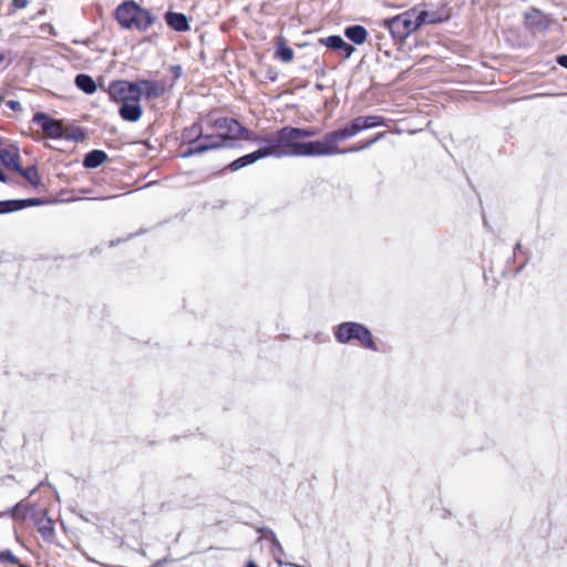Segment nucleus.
<instances>
[{
    "mask_svg": "<svg viewBox=\"0 0 567 567\" xmlns=\"http://www.w3.org/2000/svg\"><path fill=\"white\" fill-rule=\"evenodd\" d=\"M297 133L296 127L285 126L276 132V134L266 138V150L269 156L274 157H319L326 156L322 140L312 142H302Z\"/></svg>",
    "mask_w": 567,
    "mask_h": 567,
    "instance_id": "nucleus-1",
    "label": "nucleus"
},
{
    "mask_svg": "<svg viewBox=\"0 0 567 567\" xmlns=\"http://www.w3.org/2000/svg\"><path fill=\"white\" fill-rule=\"evenodd\" d=\"M358 133H360L359 130L351 121L348 124H346L343 127L324 134L322 137L324 155L329 156V155H334V154H347V153H354V152L363 151V150L372 146L379 140L383 138L386 134V132H380L377 134L375 137H373L371 140L361 142L357 145H353V146H350L347 148H342V150L339 148V146H338L339 142L348 140L350 137H353Z\"/></svg>",
    "mask_w": 567,
    "mask_h": 567,
    "instance_id": "nucleus-2",
    "label": "nucleus"
},
{
    "mask_svg": "<svg viewBox=\"0 0 567 567\" xmlns=\"http://www.w3.org/2000/svg\"><path fill=\"white\" fill-rule=\"evenodd\" d=\"M381 25L395 42H403L410 34L419 29L415 10L409 9L393 18L384 19Z\"/></svg>",
    "mask_w": 567,
    "mask_h": 567,
    "instance_id": "nucleus-3",
    "label": "nucleus"
},
{
    "mask_svg": "<svg viewBox=\"0 0 567 567\" xmlns=\"http://www.w3.org/2000/svg\"><path fill=\"white\" fill-rule=\"evenodd\" d=\"M336 338L341 343L358 340L367 349L377 350L372 334L368 328L357 322H343L338 327Z\"/></svg>",
    "mask_w": 567,
    "mask_h": 567,
    "instance_id": "nucleus-4",
    "label": "nucleus"
},
{
    "mask_svg": "<svg viewBox=\"0 0 567 567\" xmlns=\"http://www.w3.org/2000/svg\"><path fill=\"white\" fill-rule=\"evenodd\" d=\"M135 81H114L109 84V96L115 102L130 103L140 101Z\"/></svg>",
    "mask_w": 567,
    "mask_h": 567,
    "instance_id": "nucleus-5",
    "label": "nucleus"
},
{
    "mask_svg": "<svg viewBox=\"0 0 567 567\" xmlns=\"http://www.w3.org/2000/svg\"><path fill=\"white\" fill-rule=\"evenodd\" d=\"M207 125L215 131L218 135H224L227 142L235 143L238 140L241 124L233 117H218L207 121Z\"/></svg>",
    "mask_w": 567,
    "mask_h": 567,
    "instance_id": "nucleus-6",
    "label": "nucleus"
},
{
    "mask_svg": "<svg viewBox=\"0 0 567 567\" xmlns=\"http://www.w3.org/2000/svg\"><path fill=\"white\" fill-rule=\"evenodd\" d=\"M138 100L152 101L162 97L166 92V82L164 80H145L135 81Z\"/></svg>",
    "mask_w": 567,
    "mask_h": 567,
    "instance_id": "nucleus-7",
    "label": "nucleus"
},
{
    "mask_svg": "<svg viewBox=\"0 0 567 567\" xmlns=\"http://www.w3.org/2000/svg\"><path fill=\"white\" fill-rule=\"evenodd\" d=\"M413 10H415V19L417 20L419 28L424 24L441 23L450 18V13L444 9L426 10L421 6H416Z\"/></svg>",
    "mask_w": 567,
    "mask_h": 567,
    "instance_id": "nucleus-8",
    "label": "nucleus"
},
{
    "mask_svg": "<svg viewBox=\"0 0 567 567\" xmlns=\"http://www.w3.org/2000/svg\"><path fill=\"white\" fill-rule=\"evenodd\" d=\"M137 8V3L133 0H127L121 3L114 11V18L117 23L127 30H132L133 25V17L135 10Z\"/></svg>",
    "mask_w": 567,
    "mask_h": 567,
    "instance_id": "nucleus-9",
    "label": "nucleus"
},
{
    "mask_svg": "<svg viewBox=\"0 0 567 567\" xmlns=\"http://www.w3.org/2000/svg\"><path fill=\"white\" fill-rule=\"evenodd\" d=\"M157 22V17L151 10L145 9L137 4L133 17V25L132 30H136L138 32L147 31L152 25Z\"/></svg>",
    "mask_w": 567,
    "mask_h": 567,
    "instance_id": "nucleus-10",
    "label": "nucleus"
},
{
    "mask_svg": "<svg viewBox=\"0 0 567 567\" xmlns=\"http://www.w3.org/2000/svg\"><path fill=\"white\" fill-rule=\"evenodd\" d=\"M269 153L266 147H260L258 148L257 151L250 153V154H246L235 161H233L228 166L227 168L231 172H236L245 166H248L250 164H254L255 162H257L258 159H261V158H265V157H268L269 156Z\"/></svg>",
    "mask_w": 567,
    "mask_h": 567,
    "instance_id": "nucleus-11",
    "label": "nucleus"
},
{
    "mask_svg": "<svg viewBox=\"0 0 567 567\" xmlns=\"http://www.w3.org/2000/svg\"><path fill=\"white\" fill-rule=\"evenodd\" d=\"M319 42L329 49L340 51L344 59L350 58L355 50L353 45L346 42L340 35H330L320 39Z\"/></svg>",
    "mask_w": 567,
    "mask_h": 567,
    "instance_id": "nucleus-12",
    "label": "nucleus"
},
{
    "mask_svg": "<svg viewBox=\"0 0 567 567\" xmlns=\"http://www.w3.org/2000/svg\"><path fill=\"white\" fill-rule=\"evenodd\" d=\"M204 152L219 150L224 147L233 148L235 147V143L227 142L224 135H218L217 133L212 134H203V138L199 142Z\"/></svg>",
    "mask_w": 567,
    "mask_h": 567,
    "instance_id": "nucleus-13",
    "label": "nucleus"
},
{
    "mask_svg": "<svg viewBox=\"0 0 567 567\" xmlns=\"http://www.w3.org/2000/svg\"><path fill=\"white\" fill-rule=\"evenodd\" d=\"M34 121L39 123L43 130V132L47 134V136L51 138H58L61 137L63 134V128L60 122L50 118L45 114H38L34 116Z\"/></svg>",
    "mask_w": 567,
    "mask_h": 567,
    "instance_id": "nucleus-14",
    "label": "nucleus"
},
{
    "mask_svg": "<svg viewBox=\"0 0 567 567\" xmlns=\"http://www.w3.org/2000/svg\"><path fill=\"white\" fill-rule=\"evenodd\" d=\"M140 102L141 101H134L130 103L120 104V116L127 122H137L143 115V109Z\"/></svg>",
    "mask_w": 567,
    "mask_h": 567,
    "instance_id": "nucleus-15",
    "label": "nucleus"
},
{
    "mask_svg": "<svg viewBox=\"0 0 567 567\" xmlns=\"http://www.w3.org/2000/svg\"><path fill=\"white\" fill-rule=\"evenodd\" d=\"M165 21L169 28L177 32L189 30V22L184 13L168 11L165 14Z\"/></svg>",
    "mask_w": 567,
    "mask_h": 567,
    "instance_id": "nucleus-16",
    "label": "nucleus"
},
{
    "mask_svg": "<svg viewBox=\"0 0 567 567\" xmlns=\"http://www.w3.org/2000/svg\"><path fill=\"white\" fill-rule=\"evenodd\" d=\"M0 162L9 169L21 171L20 156L14 147L0 151Z\"/></svg>",
    "mask_w": 567,
    "mask_h": 567,
    "instance_id": "nucleus-17",
    "label": "nucleus"
},
{
    "mask_svg": "<svg viewBox=\"0 0 567 567\" xmlns=\"http://www.w3.org/2000/svg\"><path fill=\"white\" fill-rule=\"evenodd\" d=\"M203 134V126L199 123H193L183 130L182 140L187 144H197L202 141Z\"/></svg>",
    "mask_w": 567,
    "mask_h": 567,
    "instance_id": "nucleus-18",
    "label": "nucleus"
},
{
    "mask_svg": "<svg viewBox=\"0 0 567 567\" xmlns=\"http://www.w3.org/2000/svg\"><path fill=\"white\" fill-rule=\"evenodd\" d=\"M344 35L353 43L360 45L365 42L368 32L364 27L354 24L346 28Z\"/></svg>",
    "mask_w": 567,
    "mask_h": 567,
    "instance_id": "nucleus-19",
    "label": "nucleus"
},
{
    "mask_svg": "<svg viewBox=\"0 0 567 567\" xmlns=\"http://www.w3.org/2000/svg\"><path fill=\"white\" fill-rule=\"evenodd\" d=\"M25 203L28 205H35L39 204L38 199H29V200H7V202H0V213H8L13 212L20 208H23L25 206Z\"/></svg>",
    "mask_w": 567,
    "mask_h": 567,
    "instance_id": "nucleus-20",
    "label": "nucleus"
},
{
    "mask_svg": "<svg viewBox=\"0 0 567 567\" xmlns=\"http://www.w3.org/2000/svg\"><path fill=\"white\" fill-rule=\"evenodd\" d=\"M106 159V154L103 151H92L84 158V166L95 168L103 164Z\"/></svg>",
    "mask_w": 567,
    "mask_h": 567,
    "instance_id": "nucleus-21",
    "label": "nucleus"
},
{
    "mask_svg": "<svg viewBox=\"0 0 567 567\" xmlns=\"http://www.w3.org/2000/svg\"><path fill=\"white\" fill-rule=\"evenodd\" d=\"M75 84L79 89L87 94H92L96 90V84L93 79L86 74H79L75 78Z\"/></svg>",
    "mask_w": 567,
    "mask_h": 567,
    "instance_id": "nucleus-22",
    "label": "nucleus"
},
{
    "mask_svg": "<svg viewBox=\"0 0 567 567\" xmlns=\"http://www.w3.org/2000/svg\"><path fill=\"white\" fill-rule=\"evenodd\" d=\"M275 55H276V58L280 59L282 62L287 63V62L292 61L293 51L291 48H289L286 44L285 40H280L277 43Z\"/></svg>",
    "mask_w": 567,
    "mask_h": 567,
    "instance_id": "nucleus-23",
    "label": "nucleus"
},
{
    "mask_svg": "<svg viewBox=\"0 0 567 567\" xmlns=\"http://www.w3.org/2000/svg\"><path fill=\"white\" fill-rule=\"evenodd\" d=\"M31 185L39 186L41 184V177L35 166H29L25 169L21 167L18 171Z\"/></svg>",
    "mask_w": 567,
    "mask_h": 567,
    "instance_id": "nucleus-24",
    "label": "nucleus"
},
{
    "mask_svg": "<svg viewBox=\"0 0 567 567\" xmlns=\"http://www.w3.org/2000/svg\"><path fill=\"white\" fill-rule=\"evenodd\" d=\"M362 123L364 125V130H368L385 125V120L383 116L380 115H369L362 116Z\"/></svg>",
    "mask_w": 567,
    "mask_h": 567,
    "instance_id": "nucleus-25",
    "label": "nucleus"
},
{
    "mask_svg": "<svg viewBox=\"0 0 567 567\" xmlns=\"http://www.w3.org/2000/svg\"><path fill=\"white\" fill-rule=\"evenodd\" d=\"M189 145L190 146L181 154V157L188 158V157H192V156H195V155H202V154L205 153L203 147H202V145L199 143H197V144H189Z\"/></svg>",
    "mask_w": 567,
    "mask_h": 567,
    "instance_id": "nucleus-26",
    "label": "nucleus"
},
{
    "mask_svg": "<svg viewBox=\"0 0 567 567\" xmlns=\"http://www.w3.org/2000/svg\"><path fill=\"white\" fill-rule=\"evenodd\" d=\"M243 137L244 140L246 141H251V142H265V140H261L255 132L250 131V130H247L246 127H244L241 125V130H240V133H238V138L239 137Z\"/></svg>",
    "mask_w": 567,
    "mask_h": 567,
    "instance_id": "nucleus-27",
    "label": "nucleus"
},
{
    "mask_svg": "<svg viewBox=\"0 0 567 567\" xmlns=\"http://www.w3.org/2000/svg\"><path fill=\"white\" fill-rule=\"evenodd\" d=\"M39 532L42 534L43 537L45 538H50L53 536L54 534V529H53V526H52V522L51 520H47L44 523H40L39 525Z\"/></svg>",
    "mask_w": 567,
    "mask_h": 567,
    "instance_id": "nucleus-28",
    "label": "nucleus"
},
{
    "mask_svg": "<svg viewBox=\"0 0 567 567\" xmlns=\"http://www.w3.org/2000/svg\"><path fill=\"white\" fill-rule=\"evenodd\" d=\"M0 561L17 565L19 558L11 550H2L0 551Z\"/></svg>",
    "mask_w": 567,
    "mask_h": 567,
    "instance_id": "nucleus-29",
    "label": "nucleus"
},
{
    "mask_svg": "<svg viewBox=\"0 0 567 567\" xmlns=\"http://www.w3.org/2000/svg\"><path fill=\"white\" fill-rule=\"evenodd\" d=\"M296 130H297L296 134L299 135L300 140L315 136L319 133V130L313 128V127H308V128L296 127Z\"/></svg>",
    "mask_w": 567,
    "mask_h": 567,
    "instance_id": "nucleus-30",
    "label": "nucleus"
},
{
    "mask_svg": "<svg viewBox=\"0 0 567 567\" xmlns=\"http://www.w3.org/2000/svg\"><path fill=\"white\" fill-rule=\"evenodd\" d=\"M29 0H13L12 6L14 9H23L28 6Z\"/></svg>",
    "mask_w": 567,
    "mask_h": 567,
    "instance_id": "nucleus-31",
    "label": "nucleus"
},
{
    "mask_svg": "<svg viewBox=\"0 0 567 567\" xmlns=\"http://www.w3.org/2000/svg\"><path fill=\"white\" fill-rule=\"evenodd\" d=\"M556 61L560 66L567 69V54L558 55Z\"/></svg>",
    "mask_w": 567,
    "mask_h": 567,
    "instance_id": "nucleus-32",
    "label": "nucleus"
},
{
    "mask_svg": "<svg viewBox=\"0 0 567 567\" xmlns=\"http://www.w3.org/2000/svg\"><path fill=\"white\" fill-rule=\"evenodd\" d=\"M353 124L357 126V128L359 130V132L363 131L364 130V125L362 123V116H358L352 120Z\"/></svg>",
    "mask_w": 567,
    "mask_h": 567,
    "instance_id": "nucleus-33",
    "label": "nucleus"
},
{
    "mask_svg": "<svg viewBox=\"0 0 567 567\" xmlns=\"http://www.w3.org/2000/svg\"><path fill=\"white\" fill-rule=\"evenodd\" d=\"M172 73L174 74L175 79H178L182 76V68L179 65H173L171 68Z\"/></svg>",
    "mask_w": 567,
    "mask_h": 567,
    "instance_id": "nucleus-34",
    "label": "nucleus"
},
{
    "mask_svg": "<svg viewBox=\"0 0 567 567\" xmlns=\"http://www.w3.org/2000/svg\"><path fill=\"white\" fill-rule=\"evenodd\" d=\"M267 79L275 82L277 80V72L270 68L267 72Z\"/></svg>",
    "mask_w": 567,
    "mask_h": 567,
    "instance_id": "nucleus-35",
    "label": "nucleus"
},
{
    "mask_svg": "<svg viewBox=\"0 0 567 567\" xmlns=\"http://www.w3.org/2000/svg\"><path fill=\"white\" fill-rule=\"evenodd\" d=\"M11 109L16 110L18 106H19V102H16V101H11L9 102Z\"/></svg>",
    "mask_w": 567,
    "mask_h": 567,
    "instance_id": "nucleus-36",
    "label": "nucleus"
},
{
    "mask_svg": "<svg viewBox=\"0 0 567 567\" xmlns=\"http://www.w3.org/2000/svg\"><path fill=\"white\" fill-rule=\"evenodd\" d=\"M247 567H258V566H257L254 561H249V563L247 564Z\"/></svg>",
    "mask_w": 567,
    "mask_h": 567,
    "instance_id": "nucleus-37",
    "label": "nucleus"
},
{
    "mask_svg": "<svg viewBox=\"0 0 567 567\" xmlns=\"http://www.w3.org/2000/svg\"><path fill=\"white\" fill-rule=\"evenodd\" d=\"M519 248H520V243H517V244L515 245V249H519Z\"/></svg>",
    "mask_w": 567,
    "mask_h": 567,
    "instance_id": "nucleus-38",
    "label": "nucleus"
}]
</instances>
